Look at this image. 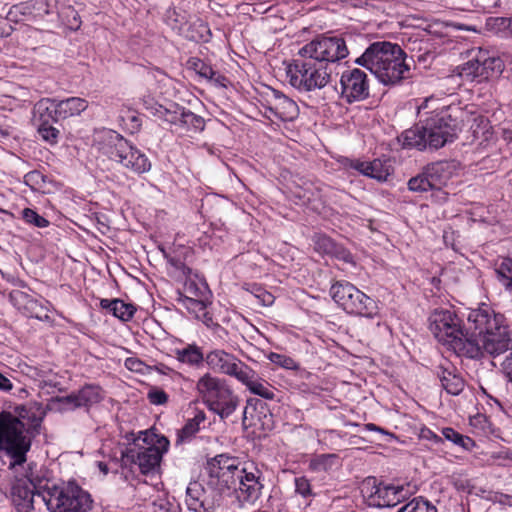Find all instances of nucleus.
Segmentation results:
<instances>
[{"label": "nucleus", "mask_w": 512, "mask_h": 512, "mask_svg": "<svg viewBox=\"0 0 512 512\" xmlns=\"http://www.w3.org/2000/svg\"><path fill=\"white\" fill-rule=\"evenodd\" d=\"M46 182L47 177L38 170H32L24 176V183L34 191L44 189Z\"/></svg>", "instance_id": "obj_46"}, {"label": "nucleus", "mask_w": 512, "mask_h": 512, "mask_svg": "<svg viewBox=\"0 0 512 512\" xmlns=\"http://www.w3.org/2000/svg\"><path fill=\"white\" fill-rule=\"evenodd\" d=\"M206 419L204 411L199 410L195 415L186 421L184 426L177 431L176 443H185L191 441V439L199 432L200 424Z\"/></svg>", "instance_id": "obj_33"}, {"label": "nucleus", "mask_w": 512, "mask_h": 512, "mask_svg": "<svg viewBox=\"0 0 512 512\" xmlns=\"http://www.w3.org/2000/svg\"><path fill=\"white\" fill-rule=\"evenodd\" d=\"M153 113H164L165 121L179 126L188 132H202L205 129V119L190 110L182 109L180 113L171 112L163 106H155Z\"/></svg>", "instance_id": "obj_17"}, {"label": "nucleus", "mask_w": 512, "mask_h": 512, "mask_svg": "<svg viewBox=\"0 0 512 512\" xmlns=\"http://www.w3.org/2000/svg\"><path fill=\"white\" fill-rule=\"evenodd\" d=\"M263 473L254 463H245L241 467L239 480L234 487L236 501L240 507L253 505L261 497L264 484Z\"/></svg>", "instance_id": "obj_10"}, {"label": "nucleus", "mask_w": 512, "mask_h": 512, "mask_svg": "<svg viewBox=\"0 0 512 512\" xmlns=\"http://www.w3.org/2000/svg\"><path fill=\"white\" fill-rule=\"evenodd\" d=\"M143 106L144 108L153 116H157L159 118H162L165 120V114L164 113H153L154 109H151V108H155V106H161L160 104H158L157 102L154 101L153 98H143Z\"/></svg>", "instance_id": "obj_57"}, {"label": "nucleus", "mask_w": 512, "mask_h": 512, "mask_svg": "<svg viewBox=\"0 0 512 512\" xmlns=\"http://www.w3.org/2000/svg\"><path fill=\"white\" fill-rule=\"evenodd\" d=\"M199 27H200V29H201V31H202V33H201V35H200V38H199V39H200L201 41H204V42L208 41V40H209V38H210V35H211V33H210V30H209L208 26H207L206 24L201 23V24L199 25Z\"/></svg>", "instance_id": "obj_63"}, {"label": "nucleus", "mask_w": 512, "mask_h": 512, "mask_svg": "<svg viewBox=\"0 0 512 512\" xmlns=\"http://www.w3.org/2000/svg\"><path fill=\"white\" fill-rule=\"evenodd\" d=\"M427 148L439 149L451 143L457 137L455 125H451L443 117L429 118L425 124Z\"/></svg>", "instance_id": "obj_15"}, {"label": "nucleus", "mask_w": 512, "mask_h": 512, "mask_svg": "<svg viewBox=\"0 0 512 512\" xmlns=\"http://www.w3.org/2000/svg\"><path fill=\"white\" fill-rule=\"evenodd\" d=\"M186 67L205 79L211 78L215 75L213 67L199 57H190L186 61Z\"/></svg>", "instance_id": "obj_42"}, {"label": "nucleus", "mask_w": 512, "mask_h": 512, "mask_svg": "<svg viewBox=\"0 0 512 512\" xmlns=\"http://www.w3.org/2000/svg\"><path fill=\"white\" fill-rule=\"evenodd\" d=\"M349 54L342 37H317L299 50V58L286 67L289 84L299 92L324 88L330 81L328 64L339 62Z\"/></svg>", "instance_id": "obj_2"}, {"label": "nucleus", "mask_w": 512, "mask_h": 512, "mask_svg": "<svg viewBox=\"0 0 512 512\" xmlns=\"http://www.w3.org/2000/svg\"><path fill=\"white\" fill-rule=\"evenodd\" d=\"M443 389L450 395H459L465 387V381L462 376L456 372L454 367L445 368L440 367L438 373Z\"/></svg>", "instance_id": "obj_26"}, {"label": "nucleus", "mask_w": 512, "mask_h": 512, "mask_svg": "<svg viewBox=\"0 0 512 512\" xmlns=\"http://www.w3.org/2000/svg\"><path fill=\"white\" fill-rule=\"evenodd\" d=\"M487 25L495 32L510 33L511 17H491L487 20Z\"/></svg>", "instance_id": "obj_49"}, {"label": "nucleus", "mask_w": 512, "mask_h": 512, "mask_svg": "<svg viewBox=\"0 0 512 512\" xmlns=\"http://www.w3.org/2000/svg\"><path fill=\"white\" fill-rule=\"evenodd\" d=\"M410 46H408L409 51L411 52V58L421 64H426L429 60L434 58V53L429 49L428 40H417L414 41L409 40Z\"/></svg>", "instance_id": "obj_35"}, {"label": "nucleus", "mask_w": 512, "mask_h": 512, "mask_svg": "<svg viewBox=\"0 0 512 512\" xmlns=\"http://www.w3.org/2000/svg\"><path fill=\"white\" fill-rule=\"evenodd\" d=\"M198 399L221 419L230 417L239 405V398L227 380L210 372L204 373L195 384Z\"/></svg>", "instance_id": "obj_6"}, {"label": "nucleus", "mask_w": 512, "mask_h": 512, "mask_svg": "<svg viewBox=\"0 0 512 512\" xmlns=\"http://www.w3.org/2000/svg\"><path fill=\"white\" fill-rule=\"evenodd\" d=\"M407 54L400 45L389 41L371 43L355 63L368 69L380 83L396 86L411 77Z\"/></svg>", "instance_id": "obj_4"}, {"label": "nucleus", "mask_w": 512, "mask_h": 512, "mask_svg": "<svg viewBox=\"0 0 512 512\" xmlns=\"http://www.w3.org/2000/svg\"><path fill=\"white\" fill-rule=\"evenodd\" d=\"M9 296L14 306L19 310H22L26 316L41 321L50 320L49 313L51 303L48 300L36 299L20 290H12Z\"/></svg>", "instance_id": "obj_16"}, {"label": "nucleus", "mask_w": 512, "mask_h": 512, "mask_svg": "<svg viewBox=\"0 0 512 512\" xmlns=\"http://www.w3.org/2000/svg\"><path fill=\"white\" fill-rule=\"evenodd\" d=\"M460 170L461 164L456 160L430 163L420 174L408 181V189L420 193L431 191L434 201L443 203L449 195L444 188L452 178L459 175Z\"/></svg>", "instance_id": "obj_7"}, {"label": "nucleus", "mask_w": 512, "mask_h": 512, "mask_svg": "<svg viewBox=\"0 0 512 512\" xmlns=\"http://www.w3.org/2000/svg\"><path fill=\"white\" fill-rule=\"evenodd\" d=\"M207 80L214 82L216 85L220 87H227L228 84V78L221 73L215 71V75L211 78H208Z\"/></svg>", "instance_id": "obj_60"}, {"label": "nucleus", "mask_w": 512, "mask_h": 512, "mask_svg": "<svg viewBox=\"0 0 512 512\" xmlns=\"http://www.w3.org/2000/svg\"><path fill=\"white\" fill-rule=\"evenodd\" d=\"M333 301L349 315L374 319L379 316L378 302L346 280L335 281L330 287Z\"/></svg>", "instance_id": "obj_8"}, {"label": "nucleus", "mask_w": 512, "mask_h": 512, "mask_svg": "<svg viewBox=\"0 0 512 512\" xmlns=\"http://www.w3.org/2000/svg\"><path fill=\"white\" fill-rule=\"evenodd\" d=\"M38 133L44 141L53 145L58 142L60 131L52 123H40Z\"/></svg>", "instance_id": "obj_48"}, {"label": "nucleus", "mask_w": 512, "mask_h": 512, "mask_svg": "<svg viewBox=\"0 0 512 512\" xmlns=\"http://www.w3.org/2000/svg\"><path fill=\"white\" fill-rule=\"evenodd\" d=\"M100 307L106 312L122 321H130L136 312V307L131 303H126L121 299H101Z\"/></svg>", "instance_id": "obj_25"}, {"label": "nucleus", "mask_w": 512, "mask_h": 512, "mask_svg": "<svg viewBox=\"0 0 512 512\" xmlns=\"http://www.w3.org/2000/svg\"><path fill=\"white\" fill-rule=\"evenodd\" d=\"M502 368L509 381L512 382V352L506 356L504 362L502 363Z\"/></svg>", "instance_id": "obj_59"}, {"label": "nucleus", "mask_w": 512, "mask_h": 512, "mask_svg": "<svg viewBox=\"0 0 512 512\" xmlns=\"http://www.w3.org/2000/svg\"><path fill=\"white\" fill-rule=\"evenodd\" d=\"M441 433L446 440L461 447L465 451H471L476 446L475 441L471 437L459 433L452 427L443 428Z\"/></svg>", "instance_id": "obj_38"}, {"label": "nucleus", "mask_w": 512, "mask_h": 512, "mask_svg": "<svg viewBox=\"0 0 512 512\" xmlns=\"http://www.w3.org/2000/svg\"><path fill=\"white\" fill-rule=\"evenodd\" d=\"M124 365L128 370L136 373H143L145 369L144 362L137 357L126 358Z\"/></svg>", "instance_id": "obj_54"}, {"label": "nucleus", "mask_w": 512, "mask_h": 512, "mask_svg": "<svg viewBox=\"0 0 512 512\" xmlns=\"http://www.w3.org/2000/svg\"><path fill=\"white\" fill-rule=\"evenodd\" d=\"M185 503L193 512H215L214 501L207 498L206 491L199 482H191L188 485Z\"/></svg>", "instance_id": "obj_24"}, {"label": "nucleus", "mask_w": 512, "mask_h": 512, "mask_svg": "<svg viewBox=\"0 0 512 512\" xmlns=\"http://www.w3.org/2000/svg\"><path fill=\"white\" fill-rule=\"evenodd\" d=\"M8 497L16 512H40L35 497L49 512H89L93 503L91 495L75 481L35 486L29 480L16 479Z\"/></svg>", "instance_id": "obj_3"}, {"label": "nucleus", "mask_w": 512, "mask_h": 512, "mask_svg": "<svg viewBox=\"0 0 512 512\" xmlns=\"http://www.w3.org/2000/svg\"><path fill=\"white\" fill-rule=\"evenodd\" d=\"M338 460L337 454H317L309 460L308 468L314 473L329 472L338 463Z\"/></svg>", "instance_id": "obj_34"}, {"label": "nucleus", "mask_w": 512, "mask_h": 512, "mask_svg": "<svg viewBox=\"0 0 512 512\" xmlns=\"http://www.w3.org/2000/svg\"><path fill=\"white\" fill-rule=\"evenodd\" d=\"M238 466L239 463L235 457L220 454L209 459L205 469L209 475V479H214V477H219L221 473H226L230 470H237Z\"/></svg>", "instance_id": "obj_27"}, {"label": "nucleus", "mask_w": 512, "mask_h": 512, "mask_svg": "<svg viewBox=\"0 0 512 512\" xmlns=\"http://www.w3.org/2000/svg\"><path fill=\"white\" fill-rule=\"evenodd\" d=\"M238 382L246 387V389L263 399L274 400L276 398V389L267 380L260 377V375L249 365L245 368L242 375H240Z\"/></svg>", "instance_id": "obj_20"}, {"label": "nucleus", "mask_w": 512, "mask_h": 512, "mask_svg": "<svg viewBox=\"0 0 512 512\" xmlns=\"http://www.w3.org/2000/svg\"><path fill=\"white\" fill-rule=\"evenodd\" d=\"M210 298H191V297H179L178 302L182 304L190 312L195 313L196 316L204 312L210 304Z\"/></svg>", "instance_id": "obj_44"}, {"label": "nucleus", "mask_w": 512, "mask_h": 512, "mask_svg": "<svg viewBox=\"0 0 512 512\" xmlns=\"http://www.w3.org/2000/svg\"><path fill=\"white\" fill-rule=\"evenodd\" d=\"M469 327L454 309H436L429 317V329L436 340L459 357L479 359L508 350L510 337L504 316L482 304L469 312Z\"/></svg>", "instance_id": "obj_1"}, {"label": "nucleus", "mask_w": 512, "mask_h": 512, "mask_svg": "<svg viewBox=\"0 0 512 512\" xmlns=\"http://www.w3.org/2000/svg\"><path fill=\"white\" fill-rule=\"evenodd\" d=\"M25 423L9 412L0 414V449L21 465L26 461V454L31 448V438Z\"/></svg>", "instance_id": "obj_9"}, {"label": "nucleus", "mask_w": 512, "mask_h": 512, "mask_svg": "<svg viewBox=\"0 0 512 512\" xmlns=\"http://www.w3.org/2000/svg\"><path fill=\"white\" fill-rule=\"evenodd\" d=\"M269 110L281 121L291 122L299 116L297 103L280 91L273 90Z\"/></svg>", "instance_id": "obj_21"}, {"label": "nucleus", "mask_w": 512, "mask_h": 512, "mask_svg": "<svg viewBox=\"0 0 512 512\" xmlns=\"http://www.w3.org/2000/svg\"><path fill=\"white\" fill-rule=\"evenodd\" d=\"M398 512H438V510L429 500L419 496L402 506Z\"/></svg>", "instance_id": "obj_41"}, {"label": "nucleus", "mask_w": 512, "mask_h": 512, "mask_svg": "<svg viewBox=\"0 0 512 512\" xmlns=\"http://www.w3.org/2000/svg\"><path fill=\"white\" fill-rule=\"evenodd\" d=\"M418 437L422 440L431 441L436 447L444 444L443 438L426 426H422L419 429Z\"/></svg>", "instance_id": "obj_52"}, {"label": "nucleus", "mask_w": 512, "mask_h": 512, "mask_svg": "<svg viewBox=\"0 0 512 512\" xmlns=\"http://www.w3.org/2000/svg\"><path fill=\"white\" fill-rule=\"evenodd\" d=\"M482 8L487 11H492L501 6V0H482Z\"/></svg>", "instance_id": "obj_62"}, {"label": "nucleus", "mask_w": 512, "mask_h": 512, "mask_svg": "<svg viewBox=\"0 0 512 512\" xmlns=\"http://www.w3.org/2000/svg\"><path fill=\"white\" fill-rule=\"evenodd\" d=\"M481 62L478 54H476L475 58L466 62L462 67V75L467 77H471L473 80L478 79V81L485 80L483 71L481 72Z\"/></svg>", "instance_id": "obj_45"}, {"label": "nucleus", "mask_w": 512, "mask_h": 512, "mask_svg": "<svg viewBox=\"0 0 512 512\" xmlns=\"http://www.w3.org/2000/svg\"><path fill=\"white\" fill-rule=\"evenodd\" d=\"M349 167L378 181H386L394 172L392 161L388 157L376 158L372 161L350 160Z\"/></svg>", "instance_id": "obj_18"}, {"label": "nucleus", "mask_w": 512, "mask_h": 512, "mask_svg": "<svg viewBox=\"0 0 512 512\" xmlns=\"http://www.w3.org/2000/svg\"><path fill=\"white\" fill-rule=\"evenodd\" d=\"M118 164L137 175L146 173L151 169L149 158L131 142L128 143V149L121 155Z\"/></svg>", "instance_id": "obj_23"}, {"label": "nucleus", "mask_w": 512, "mask_h": 512, "mask_svg": "<svg viewBox=\"0 0 512 512\" xmlns=\"http://www.w3.org/2000/svg\"><path fill=\"white\" fill-rule=\"evenodd\" d=\"M34 115L40 123H53L58 118V99L42 98L34 105Z\"/></svg>", "instance_id": "obj_28"}, {"label": "nucleus", "mask_w": 512, "mask_h": 512, "mask_svg": "<svg viewBox=\"0 0 512 512\" xmlns=\"http://www.w3.org/2000/svg\"><path fill=\"white\" fill-rule=\"evenodd\" d=\"M179 297L206 299L211 297V292L205 282H196L189 279L184 284V293H180Z\"/></svg>", "instance_id": "obj_40"}, {"label": "nucleus", "mask_w": 512, "mask_h": 512, "mask_svg": "<svg viewBox=\"0 0 512 512\" xmlns=\"http://www.w3.org/2000/svg\"><path fill=\"white\" fill-rule=\"evenodd\" d=\"M88 107V101L80 97H69L58 100V118L65 120L70 117L78 116Z\"/></svg>", "instance_id": "obj_31"}, {"label": "nucleus", "mask_w": 512, "mask_h": 512, "mask_svg": "<svg viewBox=\"0 0 512 512\" xmlns=\"http://www.w3.org/2000/svg\"><path fill=\"white\" fill-rule=\"evenodd\" d=\"M197 318L201 319V321L208 328H213V329H216V330H219V331L223 332L224 334H227L226 329L223 328L219 323H217L214 320L213 315L210 312H208L207 309H205L204 312H202L199 315H197Z\"/></svg>", "instance_id": "obj_53"}, {"label": "nucleus", "mask_w": 512, "mask_h": 512, "mask_svg": "<svg viewBox=\"0 0 512 512\" xmlns=\"http://www.w3.org/2000/svg\"><path fill=\"white\" fill-rule=\"evenodd\" d=\"M341 96L349 104L363 101L370 96V81L360 68L343 71L340 78Z\"/></svg>", "instance_id": "obj_12"}, {"label": "nucleus", "mask_w": 512, "mask_h": 512, "mask_svg": "<svg viewBox=\"0 0 512 512\" xmlns=\"http://www.w3.org/2000/svg\"><path fill=\"white\" fill-rule=\"evenodd\" d=\"M168 262L176 269L181 270L183 275L189 276L191 274V268L186 266L180 259L171 257Z\"/></svg>", "instance_id": "obj_58"}, {"label": "nucleus", "mask_w": 512, "mask_h": 512, "mask_svg": "<svg viewBox=\"0 0 512 512\" xmlns=\"http://www.w3.org/2000/svg\"><path fill=\"white\" fill-rule=\"evenodd\" d=\"M16 418L21 419L26 426V430L33 436L39 434L41 423L43 421L45 412L41 403L32 402L24 405L16 406Z\"/></svg>", "instance_id": "obj_22"}, {"label": "nucleus", "mask_w": 512, "mask_h": 512, "mask_svg": "<svg viewBox=\"0 0 512 512\" xmlns=\"http://www.w3.org/2000/svg\"><path fill=\"white\" fill-rule=\"evenodd\" d=\"M252 293L263 306H271L274 303L275 297L273 296V294L266 291L261 286L254 285Z\"/></svg>", "instance_id": "obj_51"}, {"label": "nucleus", "mask_w": 512, "mask_h": 512, "mask_svg": "<svg viewBox=\"0 0 512 512\" xmlns=\"http://www.w3.org/2000/svg\"><path fill=\"white\" fill-rule=\"evenodd\" d=\"M370 503L378 507H390L404 501L409 494L408 487L401 484L379 482L376 478H368L363 485Z\"/></svg>", "instance_id": "obj_11"}, {"label": "nucleus", "mask_w": 512, "mask_h": 512, "mask_svg": "<svg viewBox=\"0 0 512 512\" xmlns=\"http://www.w3.org/2000/svg\"><path fill=\"white\" fill-rule=\"evenodd\" d=\"M148 512H178L172 508L169 502L161 500L160 502H153Z\"/></svg>", "instance_id": "obj_55"}, {"label": "nucleus", "mask_w": 512, "mask_h": 512, "mask_svg": "<svg viewBox=\"0 0 512 512\" xmlns=\"http://www.w3.org/2000/svg\"><path fill=\"white\" fill-rule=\"evenodd\" d=\"M316 245L319 249L323 250L324 253H332L334 248V243L329 237L322 236L319 237L316 241Z\"/></svg>", "instance_id": "obj_56"}, {"label": "nucleus", "mask_w": 512, "mask_h": 512, "mask_svg": "<svg viewBox=\"0 0 512 512\" xmlns=\"http://www.w3.org/2000/svg\"><path fill=\"white\" fill-rule=\"evenodd\" d=\"M175 358L183 364L191 367H200L205 362V355L203 354L202 348L197 344H187L181 349L175 350Z\"/></svg>", "instance_id": "obj_30"}, {"label": "nucleus", "mask_w": 512, "mask_h": 512, "mask_svg": "<svg viewBox=\"0 0 512 512\" xmlns=\"http://www.w3.org/2000/svg\"><path fill=\"white\" fill-rule=\"evenodd\" d=\"M169 440L149 430L140 431L121 453L123 467L131 472L137 468L143 475L154 474L160 468L163 454L168 451Z\"/></svg>", "instance_id": "obj_5"}, {"label": "nucleus", "mask_w": 512, "mask_h": 512, "mask_svg": "<svg viewBox=\"0 0 512 512\" xmlns=\"http://www.w3.org/2000/svg\"><path fill=\"white\" fill-rule=\"evenodd\" d=\"M239 473H241V468L238 466L235 471L230 470L226 473H221L219 477L209 479V484L214 485L220 492L231 489L234 490L239 480Z\"/></svg>", "instance_id": "obj_36"}, {"label": "nucleus", "mask_w": 512, "mask_h": 512, "mask_svg": "<svg viewBox=\"0 0 512 512\" xmlns=\"http://www.w3.org/2000/svg\"><path fill=\"white\" fill-rule=\"evenodd\" d=\"M294 493L306 501V507L310 506L316 497L310 479L304 475L294 478Z\"/></svg>", "instance_id": "obj_39"}, {"label": "nucleus", "mask_w": 512, "mask_h": 512, "mask_svg": "<svg viewBox=\"0 0 512 512\" xmlns=\"http://www.w3.org/2000/svg\"><path fill=\"white\" fill-rule=\"evenodd\" d=\"M129 141L114 130H104L97 134L93 147L98 157L118 163L121 155L128 149Z\"/></svg>", "instance_id": "obj_14"}, {"label": "nucleus", "mask_w": 512, "mask_h": 512, "mask_svg": "<svg viewBox=\"0 0 512 512\" xmlns=\"http://www.w3.org/2000/svg\"><path fill=\"white\" fill-rule=\"evenodd\" d=\"M502 138L506 142V144L512 148V130L504 129L502 133Z\"/></svg>", "instance_id": "obj_64"}, {"label": "nucleus", "mask_w": 512, "mask_h": 512, "mask_svg": "<svg viewBox=\"0 0 512 512\" xmlns=\"http://www.w3.org/2000/svg\"><path fill=\"white\" fill-rule=\"evenodd\" d=\"M147 399L153 405H165L169 400V395L161 388L152 387L147 393Z\"/></svg>", "instance_id": "obj_50"}, {"label": "nucleus", "mask_w": 512, "mask_h": 512, "mask_svg": "<svg viewBox=\"0 0 512 512\" xmlns=\"http://www.w3.org/2000/svg\"><path fill=\"white\" fill-rule=\"evenodd\" d=\"M267 359L281 367V368H284V369H287V370H294V371H297L300 369V365L297 361H295L294 358L288 356V355H285V354H280V353H276V352H270L267 354Z\"/></svg>", "instance_id": "obj_43"}, {"label": "nucleus", "mask_w": 512, "mask_h": 512, "mask_svg": "<svg viewBox=\"0 0 512 512\" xmlns=\"http://www.w3.org/2000/svg\"><path fill=\"white\" fill-rule=\"evenodd\" d=\"M13 389V383L9 378L0 373V390L10 392Z\"/></svg>", "instance_id": "obj_61"}, {"label": "nucleus", "mask_w": 512, "mask_h": 512, "mask_svg": "<svg viewBox=\"0 0 512 512\" xmlns=\"http://www.w3.org/2000/svg\"><path fill=\"white\" fill-rule=\"evenodd\" d=\"M22 219L29 225L38 228H45L49 226L50 222L32 208H24L21 212Z\"/></svg>", "instance_id": "obj_47"}, {"label": "nucleus", "mask_w": 512, "mask_h": 512, "mask_svg": "<svg viewBox=\"0 0 512 512\" xmlns=\"http://www.w3.org/2000/svg\"><path fill=\"white\" fill-rule=\"evenodd\" d=\"M102 400V388L96 384H86L78 391L59 398V402L71 405L74 409H89L91 406L98 404Z\"/></svg>", "instance_id": "obj_19"}, {"label": "nucleus", "mask_w": 512, "mask_h": 512, "mask_svg": "<svg viewBox=\"0 0 512 512\" xmlns=\"http://www.w3.org/2000/svg\"><path fill=\"white\" fill-rule=\"evenodd\" d=\"M399 141L405 149L415 148L420 151L426 149L425 125H416L405 130L401 134Z\"/></svg>", "instance_id": "obj_29"}, {"label": "nucleus", "mask_w": 512, "mask_h": 512, "mask_svg": "<svg viewBox=\"0 0 512 512\" xmlns=\"http://www.w3.org/2000/svg\"><path fill=\"white\" fill-rule=\"evenodd\" d=\"M477 54L480 58L482 65L481 72L483 71L485 80L502 73L504 63L500 57L490 55L489 51L482 49H480Z\"/></svg>", "instance_id": "obj_32"}, {"label": "nucleus", "mask_w": 512, "mask_h": 512, "mask_svg": "<svg viewBox=\"0 0 512 512\" xmlns=\"http://www.w3.org/2000/svg\"><path fill=\"white\" fill-rule=\"evenodd\" d=\"M497 280L512 295V260L504 257L495 268Z\"/></svg>", "instance_id": "obj_37"}, {"label": "nucleus", "mask_w": 512, "mask_h": 512, "mask_svg": "<svg viewBox=\"0 0 512 512\" xmlns=\"http://www.w3.org/2000/svg\"><path fill=\"white\" fill-rule=\"evenodd\" d=\"M208 368L216 373L235 378L237 381L248 366L233 353L224 349H213L205 355Z\"/></svg>", "instance_id": "obj_13"}]
</instances>
